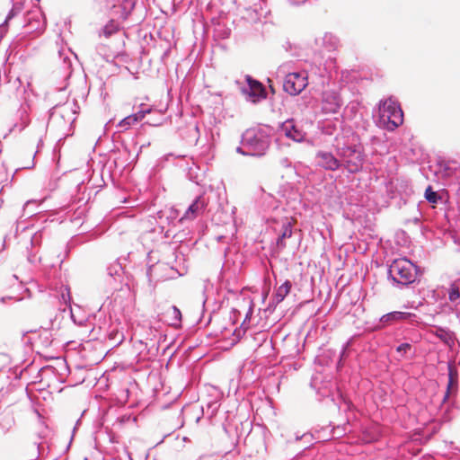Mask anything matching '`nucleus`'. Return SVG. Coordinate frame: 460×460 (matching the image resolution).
I'll use <instances>...</instances> for the list:
<instances>
[{"instance_id": "nucleus-11", "label": "nucleus", "mask_w": 460, "mask_h": 460, "mask_svg": "<svg viewBox=\"0 0 460 460\" xmlns=\"http://www.w3.org/2000/svg\"><path fill=\"white\" fill-rule=\"evenodd\" d=\"M179 133L189 145L197 146V142L200 138L201 127L197 121H192L180 128Z\"/></svg>"}, {"instance_id": "nucleus-37", "label": "nucleus", "mask_w": 460, "mask_h": 460, "mask_svg": "<svg viewBox=\"0 0 460 460\" xmlns=\"http://www.w3.org/2000/svg\"><path fill=\"white\" fill-rule=\"evenodd\" d=\"M345 428H341L340 426L333 428V436L341 437L343 434H345Z\"/></svg>"}, {"instance_id": "nucleus-31", "label": "nucleus", "mask_w": 460, "mask_h": 460, "mask_svg": "<svg viewBox=\"0 0 460 460\" xmlns=\"http://www.w3.org/2000/svg\"><path fill=\"white\" fill-rule=\"evenodd\" d=\"M412 346L408 342H403L396 347V352L399 353L402 357L407 355L411 351Z\"/></svg>"}, {"instance_id": "nucleus-3", "label": "nucleus", "mask_w": 460, "mask_h": 460, "mask_svg": "<svg viewBox=\"0 0 460 460\" xmlns=\"http://www.w3.org/2000/svg\"><path fill=\"white\" fill-rule=\"evenodd\" d=\"M420 275V269L406 258L394 260L387 270L388 279L396 287H407Z\"/></svg>"}, {"instance_id": "nucleus-12", "label": "nucleus", "mask_w": 460, "mask_h": 460, "mask_svg": "<svg viewBox=\"0 0 460 460\" xmlns=\"http://www.w3.org/2000/svg\"><path fill=\"white\" fill-rule=\"evenodd\" d=\"M24 27L28 32L40 31L45 28L42 13L40 11L28 12L24 18Z\"/></svg>"}, {"instance_id": "nucleus-15", "label": "nucleus", "mask_w": 460, "mask_h": 460, "mask_svg": "<svg viewBox=\"0 0 460 460\" xmlns=\"http://www.w3.org/2000/svg\"><path fill=\"white\" fill-rule=\"evenodd\" d=\"M316 45L323 48L328 52L336 51L340 47V40L331 32H326L319 39H316Z\"/></svg>"}, {"instance_id": "nucleus-39", "label": "nucleus", "mask_w": 460, "mask_h": 460, "mask_svg": "<svg viewBox=\"0 0 460 460\" xmlns=\"http://www.w3.org/2000/svg\"><path fill=\"white\" fill-rule=\"evenodd\" d=\"M349 346V343H346L344 345V347L342 348V350L341 351L340 353V357H339V362H338V365H341V361L343 360V358L346 357V353H347V348Z\"/></svg>"}, {"instance_id": "nucleus-4", "label": "nucleus", "mask_w": 460, "mask_h": 460, "mask_svg": "<svg viewBox=\"0 0 460 460\" xmlns=\"http://www.w3.org/2000/svg\"><path fill=\"white\" fill-rule=\"evenodd\" d=\"M380 121L386 124L388 130H394L403 122V112L400 105L392 98L380 102Z\"/></svg>"}, {"instance_id": "nucleus-44", "label": "nucleus", "mask_w": 460, "mask_h": 460, "mask_svg": "<svg viewBox=\"0 0 460 460\" xmlns=\"http://www.w3.org/2000/svg\"><path fill=\"white\" fill-rule=\"evenodd\" d=\"M288 1L293 4H302V3L305 2V0H288Z\"/></svg>"}, {"instance_id": "nucleus-21", "label": "nucleus", "mask_w": 460, "mask_h": 460, "mask_svg": "<svg viewBox=\"0 0 460 460\" xmlns=\"http://www.w3.org/2000/svg\"><path fill=\"white\" fill-rule=\"evenodd\" d=\"M320 377L318 376H313L311 380V386L322 396H328L331 391L332 384L330 382L324 383L323 386L319 385Z\"/></svg>"}, {"instance_id": "nucleus-16", "label": "nucleus", "mask_w": 460, "mask_h": 460, "mask_svg": "<svg viewBox=\"0 0 460 460\" xmlns=\"http://www.w3.org/2000/svg\"><path fill=\"white\" fill-rule=\"evenodd\" d=\"M448 369V384L447 387V392L444 395L443 401L446 402L447 398L455 394L457 389V384H458V372L456 367L454 366L453 363L449 362L447 365Z\"/></svg>"}, {"instance_id": "nucleus-25", "label": "nucleus", "mask_w": 460, "mask_h": 460, "mask_svg": "<svg viewBox=\"0 0 460 460\" xmlns=\"http://www.w3.org/2000/svg\"><path fill=\"white\" fill-rule=\"evenodd\" d=\"M425 199L431 204H437L441 199V197L429 186L425 190Z\"/></svg>"}, {"instance_id": "nucleus-33", "label": "nucleus", "mask_w": 460, "mask_h": 460, "mask_svg": "<svg viewBox=\"0 0 460 460\" xmlns=\"http://www.w3.org/2000/svg\"><path fill=\"white\" fill-rule=\"evenodd\" d=\"M336 128V125L332 121H328L323 127V132L326 135H332Z\"/></svg>"}, {"instance_id": "nucleus-26", "label": "nucleus", "mask_w": 460, "mask_h": 460, "mask_svg": "<svg viewBox=\"0 0 460 460\" xmlns=\"http://www.w3.org/2000/svg\"><path fill=\"white\" fill-rule=\"evenodd\" d=\"M460 297V288H459V284L457 282H454L450 288H449V292H448V299L455 303L456 302Z\"/></svg>"}, {"instance_id": "nucleus-23", "label": "nucleus", "mask_w": 460, "mask_h": 460, "mask_svg": "<svg viewBox=\"0 0 460 460\" xmlns=\"http://www.w3.org/2000/svg\"><path fill=\"white\" fill-rule=\"evenodd\" d=\"M158 215L159 218H162L164 216H165L166 219L168 220V223L172 225L179 217L178 211L173 208H170L166 211H160Z\"/></svg>"}, {"instance_id": "nucleus-34", "label": "nucleus", "mask_w": 460, "mask_h": 460, "mask_svg": "<svg viewBox=\"0 0 460 460\" xmlns=\"http://www.w3.org/2000/svg\"><path fill=\"white\" fill-rule=\"evenodd\" d=\"M359 103L358 102H350L345 108V112L349 111L352 114H355L358 111Z\"/></svg>"}, {"instance_id": "nucleus-7", "label": "nucleus", "mask_w": 460, "mask_h": 460, "mask_svg": "<svg viewBox=\"0 0 460 460\" xmlns=\"http://www.w3.org/2000/svg\"><path fill=\"white\" fill-rule=\"evenodd\" d=\"M247 85L242 88V93L248 96L252 102H258L267 98L265 86L257 79L247 75H245Z\"/></svg>"}, {"instance_id": "nucleus-17", "label": "nucleus", "mask_w": 460, "mask_h": 460, "mask_svg": "<svg viewBox=\"0 0 460 460\" xmlns=\"http://www.w3.org/2000/svg\"><path fill=\"white\" fill-rule=\"evenodd\" d=\"M434 335L438 338L445 345L453 348L455 345L456 335L447 328L436 327Z\"/></svg>"}, {"instance_id": "nucleus-2", "label": "nucleus", "mask_w": 460, "mask_h": 460, "mask_svg": "<svg viewBox=\"0 0 460 460\" xmlns=\"http://www.w3.org/2000/svg\"><path fill=\"white\" fill-rule=\"evenodd\" d=\"M271 143L270 127L252 128L246 129L241 137V144L248 149L252 156L262 157L266 155Z\"/></svg>"}, {"instance_id": "nucleus-28", "label": "nucleus", "mask_w": 460, "mask_h": 460, "mask_svg": "<svg viewBox=\"0 0 460 460\" xmlns=\"http://www.w3.org/2000/svg\"><path fill=\"white\" fill-rule=\"evenodd\" d=\"M118 31V26L113 21L107 23L101 31L100 35L109 38Z\"/></svg>"}, {"instance_id": "nucleus-32", "label": "nucleus", "mask_w": 460, "mask_h": 460, "mask_svg": "<svg viewBox=\"0 0 460 460\" xmlns=\"http://www.w3.org/2000/svg\"><path fill=\"white\" fill-rule=\"evenodd\" d=\"M150 112H151V109L141 108L137 112L133 113L132 115L136 118V121L137 123V122L141 121L147 113H150Z\"/></svg>"}, {"instance_id": "nucleus-35", "label": "nucleus", "mask_w": 460, "mask_h": 460, "mask_svg": "<svg viewBox=\"0 0 460 460\" xmlns=\"http://www.w3.org/2000/svg\"><path fill=\"white\" fill-rule=\"evenodd\" d=\"M121 270V267L119 265V264H116V265H113V266H110L107 270H108V274L112 277L116 274H118L119 270Z\"/></svg>"}, {"instance_id": "nucleus-6", "label": "nucleus", "mask_w": 460, "mask_h": 460, "mask_svg": "<svg viewBox=\"0 0 460 460\" xmlns=\"http://www.w3.org/2000/svg\"><path fill=\"white\" fill-rule=\"evenodd\" d=\"M343 101L337 91L326 90L322 94L321 111L323 114H336L340 111Z\"/></svg>"}, {"instance_id": "nucleus-18", "label": "nucleus", "mask_w": 460, "mask_h": 460, "mask_svg": "<svg viewBox=\"0 0 460 460\" xmlns=\"http://www.w3.org/2000/svg\"><path fill=\"white\" fill-rule=\"evenodd\" d=\"M292 224L288 219L281 225V229L279 231V237L277 239L278 247L283 249L286 247L285 239L290 238L292 236Z\"/></svg>"}, {"instance_id": "nucleus-13", "label": "nucleus", "mask_w": 460, "mask_h": 460, "mask_svg": "<svg viewBox=\"0 0 460 460\" xmlns=\"http://www.w3.org/2000/svg\"><path fill=\"white\" fill-rule=\"evenodd\" d=\"M398 321H409L411 323H417V315L412 313L394 311L384 314L380 318V323L383 325L392 323Z\"/></svg>"}, {"instance_id": "nucleus-42", "label": "nucleus", "mask_w": 460, "mask_h": 460, "mask_svg": "<svg viewBox=\"0 0 460 460\" xmlns=\"http://www.w3.org/2000/svg\"><path fill=\"white\" fill-rule=\"evenodd\" d=\"M28 261L32 264H36L37 262L40 261V258L37 257L36 255L29 254Z\"/></svg>"}, {"instance_id": "nucleus-45", "label": "nucleus", "mask_w": 460, "mask_h": 460, "mask_svg": "<svg viewBox=\"0 0 460 460\" xmlns=\"http://www.w3.org/2000/svg\"><path fill=\"white\" fill-rule=\"evenodd\" d=\"M223 239H225V236H224V235H219V236H217V240H218V241H222Z\"/></svg>"}, {"instance_id": "nucleus-24", "label": "nucleus", "mask_w": 460, "mask_h": 460, "mask_svg": "<svg viewBox=\"0 0 460 460\" xmlns=\"http://www.w3.org/2000/svg\"><path fill=\"white\" fill-rule=\"evenodd\" d=\"M136 123V118L132 114H130L119 122L118 128H119L120 130L124 131L128 129L132 125Z\"/></svg>"}, {"instance_id": "nucleus-43", "label": "nucleus", "mask_w": 460, "mask_h": 460, "mask_svg": "<svg viewBox=\"0 0 460 460\" xmlns=\"http://www.w3.org/2000/svg\"><path fill=\"white\" fill-rule=\"evenodd\" d=\"M162 266H163L162 264H157V265H153V266L149 267V269L147 270V272H146V273H147V276H148L149 278H151V276H152V274H153V271H154L155 270H156L157 268H161Z\"/></svg>"}, {"instance_id": "nucleus-40", "label": "nucleus", "mask_w": 460, "mask_h": 460, "mask_svg": "<svg viewBox=\"0 0 460 460\" xmlns=\"http://www.w3.org/2000/svg\"><path fill=\"white\" fill-rule=\"evenodd\" d=\"M124 456H119V460H132L131 454L128 452L127 448L123 451Z\"/></svg>"}, {"instance_id": "nucleus-10", "label": "nucleus", "mask_w": 460, "mask_h": 460, "mask_svg": "<svg viewBox=\"0 0 460 460\" xmlns=\"http://www.w3.org/2000/svg\"><path fill=\"white\" fill-rule=\"evenodd\" d=\"M207 206L208 201L204 195L197 197L189 206L185 213L178 219V222L181 223L184 220L195 218L205 210Z\"/></svg>"}, {"instance_id": "nucleus-46", "label": "nucleus", "mask_w": 460, "mask_h": 460, "mask_svg": "<svg viewBox=\"0 0 460 460\" xmlns=\"http://www.w3.org/2000/svg\"><path fill=\"white\" fill-rule=\"evenodd\" d=\"M102 44H100V47H98V50L101 49L102 48Z\"/></svg>"}, {"instance_id": "nucleus-27", "label": "nucleus", "mask_w": 460, "mask_h": 460, "mask_svg": "<svg viewBox=\"0 0 460 460\" xmlns=\"http://www.w3.org/2000/svg\"><path fill=\"white\" fill-rule=\"evenodd\" d=\"M23 5L21 2H14L13 4V7L8 13L6 18H5V23H8V22L13 19L14 16L19 14L22 11Z\"/></svg>"}, {"instance_id": "nucleus-22", "label": "nucleus", "mask_w": 460, "mask_h": 460, "mask_svg": "<svg viewBox=\"0 0 460 460\" xmlns=\"http://www.w3.org/2000/svg\"><path fill=\"white\" fill-rule=\"evenodd\" d=\"M167 314L170 317L169 324L175 328L180 327L181 322V313L180 309L177 306L172 305L169 308Z\"/></svg>"}, {"instance_id": "nucleus-9", "label": "nucleus", "mask_w": 460, "mask_h": 460, "mask_svg": "<svg viewBox=\"0 0 460 460\" xmlns=\"http://www.w3.org/2000/svg\"><path fill=\"white\" fill-rule=\"evenodd\" d=\"M315 163L326 171L334 172L341 169L339 157L329 151H318L315 155Z\"/></svg>"}, {"instance_id": "nucleus-8", "label": "nucleus", "mask_w": 460, "mask_h": 460, "mask_svg": "<svg viewBox=\"0 0 460 460\" xmlns=\"http://www.w3.org/2000/svg\"><path fill=\"white\" fill-rule=\"evenodd\" d=\"M279 132L287 138L296 143L304 142L306 137L303 128L294 119H288L282 122L279 126Z\"/></svg>"}, {"instance_id": "nucleus-41", "label": "nucleus", "mask_w": 460, "mask_h": 460, "mask_svg": "<svg viewBox=\"0 0 460 460\" xmlns=\"http://www.w3.org/2000/svg\"><path fill=\"white\" fill-rule=\"evenodd\" d=\"M7 31V23H5V21L0 24V40L4 36V34Z\"/></svg>"}, {"instance_id": "nucleus-38", "label": "nucleus", "mask_w": 460, "mask_h": 460, "mask_svg": "<svg viewBox=\"0 0 460 460\" xmlns=\"http://www.w3.org/2000/svg\"><path fill=\"white\" fill-rule=\"evenodd\" d=\"M235 151H236V153H238V154H240L242 155L252 156V155H250L248 153V149H246L243 145H242V146H237Z\"/></svg>"}, {"instance_id": "nucleus-36", "label": "nucleus", "mask_w": 460, "mask_h": 460, "mask_svg": "<svg viewBox=\"0 0 460 460\" xmlns=\"http://www.w3.org/2000/svg\"><path fill=\"white\" fill-rule=\"evenodd\" d=\"M208 409H211V414L214 415L216 414V412L217 411L218 408H219V404L217 401H214V402H210L208 404Z\"/></svg>"}, {"instance_id": "nucleus-1", "label": "nucleus", "mask_w": 460, "mask_h": 460, "mask_svg": "<svg viewBox=\"0 0 460 460\" xmlns=\"http://www.w3.org/2000/svg\"><path fill=\"white\" fill-rule=\"evenodd\" d=\"M335 152L340 160L341 168L349 173H357L363 168L365 162L364 150L357 137L343 139L336 137Z\"/></svg>"}, {"instance_id": "nucleus-19", "label": "nucleus", "mask_w": 460, "mask_h": 460, "mask_svg": "<svg viewBox=\"0 0 460 460\" xmlns=\"http://www.w3.org/2000/svg\"><path fill=\"white\" fill-rule=\"evenodd\" d=\"M214 141V134L212 130L205 126L201 127L200 138L197 142V146L202 148L209 149Z\"/></svg>"}, {"instance_id": "nucleus-20", "label": "nucleus", "mask_w": 460, "mask_h": 460, "mask_svg": "<svg viewBox=\"0 0 460 460\" xmlns=\"http://www.w3.org/2000/svg\"><path fill=\"white\" fill-rule=\"evenodd\" d=\"M292 288V283L289 280H286L281 286H279L274 294V301L279 304L282 302L285 297L288 295L290 292V289Z\"/></svg>"}, {"instance_id": "nucleus-30", "label": "nucleus", "mask_w": 460, "mask_h": 460, "mask_svg": "<svg viewBox=\"0 0 460 460\" xmlns=\"http://www.w3.org/2000/svg\"><path fill=\"white\" fill-rule=\"evenodd\" d=\"M71 66H72L71 59L68 57L64 58L62 69H63L64 76L66 79H68L72 74Z\"/></svg>"}, {"instance_id": "nucleus-47", "label": "nucleus", "mask_w": 460, "mask_h": 460, "mask_svg": "<svg viewBox=\"0 0 460 460\" xmlns=\"http://www.w3.org/2000/svg\"><path fill=\"white\" fill-rule=\"evenodd\" d=\"M456 282L459 284V287H460V279Z\"/></svg>"}, {"instance_id": "nucleus-14", "label": "nucleus", "mask_w": 460, "mask_h": 460, "mask_svg": "<svg viewBox=\"0 0 460 460\" xmlns=\"http://www.w3.org/2000/svg\"><path fill=\"white\" fill-rule=\"evenodd\" d=\"M38 232H33L31 227L24 226L19 233V226L16 227L15 237L19 242H23L24 246L28 249L29 245L34 246L38 241Z\"/></svg>"}, {"instance_id": "nucleus-29", "label": "nucleus", "mask_w": 460, "mask_h": 460, "mask_svg": "<svg viewBox=\"0 0 460 460\" xmlns=\"http://www.w3.org/2000/svg\"><path fill=\"white\" fill-rule=\"evenodd\" d=\"M253 313V304L252 301L249 302L248 309L245 314V317L241 324V328L243 329V331H246L250 326V320Z\"/></svg>"}, {"instance_id": "nucleus-5", "label": "nucleus", "mask_w": 460, "mask_h": 460, "mask_svg": "<svg viewBox=\"0 0 460 460\" xmlns=\"http://www.w3.org/2000/svg\"><path fill=\"white\" fill-rule=\"evenodd\" d=\"M308 84V75L305 71L288 73L283 82V90L289 95L299 94Z\"/></svg>"}]
</instances>
